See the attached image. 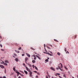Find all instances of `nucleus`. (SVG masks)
Instances as JSON below:
<instances>
[{
  "label": "nucleus",
  "instance_id": "obj_1",
  "mask_svg": "<svg viewBox=\"0 0 78 78\" xmlns=\"http://www.w3.org/2000/svg\"><path fill=\"white\" fill-rule=\"evenodd\" d=\"M16 73H17L18 75H19V74L20 75H21V76H23V75H22V74L20 73L17 71H16Z\"/></svg>",
  "mask_w": 78,
  "mask_h": 78
},
{
  "label": "nucleus",
  "instance_id": "obj_2",
  "mask_svg": "<svg viewBox=\"0 0 78 78\" xmlns=\"http://www.w3.org/2000/svg\"><path fill=\"white\" fill-rule=\"evenodd\" d=\"M46 54H47V55H50V56H53V55H51L50 54V53H48V52H46Z\"/></svg>",
  "mask_w": 78,
  "mask_h": 78
},
{
  "label": "nucleus",
  "instance_id": "obj_3",
  "mask_svg": "<svg viewBox=\"0 0 78 78\" xmlns=\"http://www.w3.org/2000/svg\"><path fill=\"white\" fill-rule=\"evenodd\" d=\"M0 67L2 69H4V66L2 65H0Z\"/></svg>",
  "mask_w": 78,
  "mask_h": 78
},
{
  "label": "nucleus",
  "instance_id": "obj_4",
  "mask_svg": "<svg viewBox=\"0 0 78 78\" xmlns=\"http://www.w3.org/2000/svg\"><path fill=\"white\" fill-rule=\"evenodd\" d=\"M36 57H37V58H38L40 59V60H41V58H40L39 57V56H38V55H36Z\"/></svg>",
  "mask_w": 78,
  "mask_h": 78
},
{
  "label": "nucleus",
  "instance_id": "obj_5",
  "mask_svg": "<svg viewBox=\"0 0 78 78\" xmlns=\"http://www.w3.org/2000/svg\"><path fill=\"white\" fill-rule=\"evenodd\" d=\"M26 55H27V56L28 57H30V55L29 54L26 53Z\"/></svg>",
  "mask_w": 78,
  "mask_h": 78
},
{
  "label": "nucleus",
  "instance_id": "obj_6",
  "mask_svg": "<svg viewBox=\"0 0 78 78\" xmlns=\"http://www.w3.org/2000/svg\"><path fill=\"white\" fill-rule=\"evenodd\" d=\"M29 74L30 76H32V73H31V72H30Z\"/></svg>",
  "mask_w": 78,
  "mask_h": 78
},
{
  "label": "nucleus",
  "instance_id": "obj_7",
  "mask_svg": "<svg viewBox=\"0 0 78 78\" xmlns=\"http://www.w3.org/2000/svg\"><path fill=\"white\" fill-rule=\"evenodd\" d=\"M15 51L16 53H20V51H19L15 50Z\"/></svg>",
  "mask_w": 78,
  "mask_h": 78
},
{
  "label": "nucleus",
  "instance_id": "obj_8",
  "mask_svg": "<svg viewBox=\"0 0 78 78\" xmlns=\"http://www.w3.org/2000/svg\"><path fill=\"white\" fill-rule=\"evenodd\" d=\"M28 60V58L27 57H26L25 58V61H27V60Z\"/></svg>",
  "mask_w": 78,
  "mask_h": 78
},
{
  "label": "nucleus",
  "instance_id": "obj_9",
  "mask_svg": "<svg viewBox=\"0 0 78 78\" xmlns=\"http://www.w3.org/2000/svg\"><path fill=\"white\" fill-rule=\"evenodd\" d=\"M30 49H31L32 50H35V49L32 47H30Z\"/></svg>",
  "mask_w": 78,
  "mask_h": 78
},
{
  "label": "nucleus",
  "instance_id": "obj_10",
  "mask_svg": "<svg viewBox=\"0 0 78 78\" xmlns=\"http://www.w3.org/2000/svg\"><path fill=\"white\" fill-rule=\"evenodd\" d=\"M24 73H26V75H27L28 74V72H27V71L24 70Z\"/></svg>",
  "mask_w": 78,
  "mask_h": 78
},
{
  "label": "nucleus",
  "instance_id": "obj_11",
  "mask_svg": "<svg viewBox=\"0 0 78 78\" xmlns=\"http://www.w3.org/2000/svg\"><path fill=\"white\" fill-rule=\"evenodd\" d=\"M26 69L27 71H30V69H29L28 67H26Z\"/></svg>",
  "mask_w": 78,
  "mask_h": 78
},
{
  "label": "nucleus",
  "instance_id": "obj_12",
  "mask_svg": "<svg viewBox=\"0 0 78 78\" xmlns=\"http://www.w3.org/2000/svg\"><path fill=\"white\" fill-rule=\"evenodd\" d=\"M51 69V70H53V71H55V69H53V68L52 67H51L50 68Z\"/></svg>",
  "mask_w": 78,
  "mask_h": 78
},
{
  "label": "nucleus",
  "instance_id": "obj_13",
  "mask_svg": "<svg viewBox=\"0 0 78 78\" xmlns=\"http://www.w3.org/2000/svg\"><path fill=\"white\" fill-rule=\"evenodd\" d=\"M32 62L33 63H35V62H36V61L35 60H33L32 61Z\"/></svg>",
  "mask_w": 78,
  "mask_h": 78
},
{
  "label": "nucleus",
  "instance_id": "obj_14",
  "mask_svg": "<svg viewBox=\"0 0 78 78\" xmlns=\"http://www.w3.org/2000/svg\"><path fill=\"white\" fill-rule=\"evenodd\" d=\"M54 41H55V42H59V41H58L57 40H56L55 39H54Z\"/></svg>",
  "mask_w": 78,
  "mask_h": 78
},
{
  "label": "nucleus",
  "instance_id": "obj_15",
  "mask_svg": "<svg viewBox=\"0 0 78 78\" xmlns=\"http://www.w3.org/2000/svg\"><path fill=\"white\" fill-rule=\"evenodd\" d=\"M5 62H6V63H9V62L8 60H5Z\"/></svg>",
  "mask_w": 78,
  "mask_h": 78
},
{
  "label": "nucleus",
  "instance_id": "obj_16",
  "mask_svg": "<svg viewBox=\"0 0 78 78\" xmlns=\"http://www.w3.org/2000/svg\"><path fill=\"white\" fill-rule=\"evenodd\" d=\"M28 65L29 66H30V67H32V66H31V64L29 63L28 64Z\"/></svg>",
  "mask_w": 78,
  "mask_h": 78
},
{
  "label": "nucleus",
  "instance_id": "obj_17",
  "mask_svg": "<svg viewBox=\"0 0 78 78\" xmlns=\"http://www.w3.org/2000/svg\"><path fill=\"white\" fill-rule=\"evenodd\" d=\"M15 60L16 62H18V59L17 58H16L15 59Z\"/></svg>",
  "mask_w": 78,
  "mask_h": 78
},
{
  "label": "nucleus",
  "instance_id": "obj_18",
  "mask_svg": "<svg viewBox=\"0 0 78 78\" xmlns=\"http://www.w3.org/2000/svg\"><path fill=\"white\" fill-rule=\"evenodd\" d=\"M60 64L61 65V68H62V67H63V66H62V64H61V63H60Z\"/></svg>",
  "mask_w": 78,
  "mask_h": 78
},
{
  "label": "nucleus",
  "instance_id": "obj_19",
  "mask_svg": "<svg viewBox=\"0 0 78 78\" xmlns=\"http://www.w3.org/2000/svg\"><path fill=\"white\" fill-rule=\"evenodd\" d=\"M57 54L58 56H60V55H61V54H60V53H59V52H58Z\"/></svg>",
  "mask_w": 78,
  "mask_h": 78
},
{
  "label": "nucleus",
  "instance_id": "obj_20",
  "mask_svg": "<svg viewBox=\"0 0 78 78\" xmlns=\"http://www.w3.org/2000/svg\"><path fill=\"white\" fill-rule=\"evenodd\" d=\"M4 65L5 66H8V64H7L6 63H4Z\"/></svg>",
  "mask_w": 78,
  "mask_h": 78
},
{
  "label": "nucleus",
  "instance_id": "obj_21",
  "mask_svg": "<svg viewBox=\"0 0 78 78\" xmlns=\"http://www.w3.org/2000/svg\"><path fill=\"white\" fill-rule=\"evenodd\" d=\"M21 49H22V48L21 47H19L18 48L19 50H21Z\"/></svg>",
  "mask_w": 78,
  "mask_h": 78
},
{
  "label": "nucleus",
  "instance_id": "obj_22",
  "mask_svg": "<svg viewBox=\"0 0 78 78\" xmlns=\"http://www.w3.org/2000/svg\"><path fill=\"white\" fill-rule=\"evenodd\" d=\"M56 76L57 75H60V74L57 73L56 75H55Z\"/></svg>",
  "mask_w": 78,
  "mask_h": 78
},
{
  "label": "nucleus",
  "instance_id": "obj_23",
  "mask_svg": "<svg viewBox=\"0 0 78 78\" xmlns=\"http://www.w3.org/2000/svg\"><path fill=\"white\" fill-rule=\"evenodd\" d=\"M35 69H36V70H38V69H37V68L36 66H35Z\"/></svg>",
  "mask_w": 78,
  "mask_h": 78
},
{
  "label": "nucleus",
  "instance_id": "obj_24",
  "mask_svg": "<svg viewBox=\"0 0 78 78\" xmlns=\"http://www.w3.org/2000/svg\"><path fill=\"white\" fill-rule=\"evenodd\" d=\"M45 61H46V62H48V60L47 59L45 60Z\"/></svg>",
  "mask_w": 78,
  "mask_h": 78
},
{
  "label": "nucleus",
  "instance_id": "obj_25",
  "mask_svg": "<svg viewBox=\"0 0 78 78\" xmlns=\"http://www.w3.org/2000/svg\"><path fill=\"white\" fill-rule=\"evenodd\" d=\"M5 73H6V69H5Z\"/></svg>",
  "mask_w": 78,
  "mask_h": 78
},
{
  "label": "nucleus",
  "instance_id": "obj_26",
  "mask_svg": "<svg viewBox=\"0 0 78 78\" xmlns=\"http://www.w3.org/2000/svg\"><path fill=\"white\" fill-rule=\"evenodd\" d=\"M34 72L35 73H37V72L36 71H34Z\"/></svg>",
  "mask_w": 78,
  "mask_h": 78
},
{
  "label": "nucleus",
  "instance_id": "obj_27",
  "mask_svg": "<svg viewBox=\"0 0 78 78\" xmlns=\"http://www.w3.org/2000/svg\"><path fill=\"white\" fill-rule=\"evenodd\" d=\"M4 63V61H2V62H1V64H3Z\"/></svg>",
  "mask_w": 78,
  "mask_h": 78
},
{
  "label": "nucleus",
  "instance_id": "obj_28",
  "mask_svg": "<svg viewBox=\"0 0 78 78\" xmlns=\"http://www.w3.org/2000/svg\"><path fill=\"white\" fill-rule=\"evenodd\" d=\"M13 70H14V71L15 72V70H16V68H13Z\"/></svg>",
  "mask_w": 78,
  "mask_h": 78
},
{
  "label": "nucleus",
  "instance_id": "obj_29",
  "mask_svg": "<svg viewBox=\"0 0 78 78\" xmlns=\"http://www.w3.org/2000/svg\"><path fill=\"white\" fill-rule=\"evenodd\" d=\"M65 68L66 70H68V69H67V67H66V66L65 67Z\"/></svg>",
  "mask_w": 78,
  "mask_h": 78
},
{
  "label": "nucleus",
  "instance_id": "obj_30",
  "mask_svg": "<svg viewBox=\"0 0 78 78\" xmlns=\"http://www.w3.org/2000/svg\"><path fill=\"white\" fill-rule=\"evenodd\" d=\"M36 56H35V57H34V60H36Z\"/></svg>",
  "mask_w": 78,
  "mask_h": 78
},
{
  "label": "nucleus",
  "instance_id": "obj_31",
  "mask_svg": "<svg viewBox=\"0 0 78 78\" xmlns=\"http://www.w3.org/2000/svg\"><path fill=\"white\" fill-rule=\"evenodd\" d=\"M49 53H51V54H53V52H52L51 51H49Z\"/></svg>",
  "mask_w": 78,
  "mask_h": 78
},
{
  "label": "nucleus",
  "instance_id": "obj_32",
  "mask_svg": "<svg viewBox=\"0 0 78 78\" xmlns=\"http://www.w3.org/2000/svg\"><path fill=\"white\" fill-rule=\"evenodd\" d=\"M23 66H25V67L26 66V65H25V63H23Z\"/></svg>",
  "mask_w": 78,
  "mask_h": 78
},
{
  "label": "nucleus",
  "instance_id": "obj_33",
  "mask_svg": "<svg viewBox=\"0 0 78 78\" xmlns=\"http://www.w3.org/2000/svg\"><path fill=\"white\" fill-rule=\"evenodd\" d=\"M60 69V70L61 71H62L63 70L62 69H61V68H60V69Z\"/></svg>",
  "mask_w": 78,
  "mask_h": 78
},
{
  "label": "nucleus",
  "instance_id": "obj_34",
  "mask_svg": "<svg viewBox=\"0 0 78 78\" xmlns=\"http://www.w3.org/2000/svg\"><path fill=\"white\" fill-rule=\"evenodd\" d=\"M1 50L2 51H5V50H4V49H1Z\"/></svg>",
  "mask_w": 78,
  "mask_h": 78
},
{
  "label": "nucleus",
  "instance_id": "obj_35",
  "mask_svg": "<svg viewBox=\"0 0 78 78\" xmlns=\"http://www.w3.org/2000/svg\"><path fill=\"white\" fill-rule=\"evenodd\" d=\"M63 76L65 77V78H66V75H64Z\"/></svg>",
  "mask_w": 78,
  "mask_h": 78
},
{
  "label": "nucleus",
  "instance_id": "obj_36",
  "mask_svg": "<svg viewBox=\"0 0 78 78\" xmlns=\"http://www.w3.org/2000/svg\"><path fill=\"white\" fill-rule=\"evenodd\" d=\"M22 56H25V54H22Z\"/></svg>",
  "mask_w": 78,
  "mask_h": 78
},
{
  "label": "nucleus",
  "instance_id": "obj_37",
  "mask_svg": "<svg viewBox=\"0 0 78 78\" xmlns=\"http://www.w3.org/2000/svg\"><path fill=\"white\" fill-rule=\"evenodd\" d=\"M0 46L1 47V48H2V45L1 44H0Z\"/></svg>",
  "mask_w": 78,
  "mask_h": 78
},
{
  "label": "nucleus",
  "instance_id": "obj_38",
  "mask_svg": "<svg viewBox=\"0 0 78 78\" xmlns=\"http://www.w3.org/2000/svg\"><path fill=\"white\" fill-rule=\"evenodd\" d=\"M0 39H2V36H0Z\"/></svg>",
  "mask_w": 78,
  "mask_h": 78
},
{
  "label": "nucleus",
  "instance_id": "obj_39",
  "mask_svg": "<svg viewBox=\"0 0 78 78\" xmlns=\"http://www.w3.org/2000/svg\"><path fill=\"white\" fill-rule=\"evenodd\" d=\"M56 69H57V70H59V68L57 67L56 68Z\"/></svg>",
  "mask_w": 78,
  "mask_h": 78
},
{
  "label": "nucleus",
  "instance_id": "obj_40",
  "mask_svg": "<svg viewBox=\"0 0 78 78\" xmlns=\"http://www.w3.org/2000/svg\"><path fill=\"white\" fill-rule=\"evenodd\" d=\"M65 51H66L67 50H66V48H65Z\"/></svg>",
  "mask_w": 78,
  "mask_h": 78
},
{
  "label": "nucleus",
  "instance_id": "obj_41",
  "mask_svg": "<svg viewBox=\"0 0 78 78\" xmlns=\"http://www.w3.org/2000/svg\"><path fill=\"white\" fill-rule=\"evenodd\" d=\"M32 56H33V57H34V58L35 57V55H33Z\"/></svg>",
  "mask_w": 78,
  "mask_h": 78
},
{
  "label": "nucleus",
  "instance_id": "obj_42",
  "mask_svg": "<svg viewBox=\"0 0 78 78\" xmlns=\"http://www.w3.org/2000/svg\"><path fill=\"white\" fill-rule=\"evenodd\" d=\"M37 74L38 75H40V73H37Z\"/></svg>",
  "mask_w": 78,
  "mask_h": 78
},
{
  "label": "nucleus",
  "instance_id": "obj_43",
  "mask_svg": "<svg viewBox=\"0 0 78 78\" xmlns=\"http://www.w3.org/2000/svg\"><path fill=\"white\" fill-rule=\"evenodd\" d=\"M32 67L33 68H34V65H32Z\"/></svg>",
  "mask_w": 78,
  "mask_h": 78
},
{
  "label": "nucleus",
  "instance_id": "obj_44",
  "mask_svg": "<svg viewBox=\"0 0 78 78\" xmlns=\"http://www.w3.org/2000/svg\"><path fill=\"white\" fill-rule=\"evenodd\" d=\"M47 48H48V49H50V47H48Z\"/></svg>",
  "mask_w": 78,
  "mask_h": 78
},
{
  "label": "nucleus",
  "instance_id": "obj_45",
  "mask_svg": "<svg viewBox=\"0 0 78 78\" xmlns=\"http://www.w3.org/2000/svg\"><path fill=\"white\" fill-rule=\"evenodd\" d=\"M6 76H4L3 77V78H6Z\"/></svg>",
  "mask_w": 78,
  "mask_h": 78
},
{
  "label": "nucleus",
  "instance_id": "obj_46",
  "mask_svg": "<svg viewBox=\"0 0 78 78\" xmlns=\"http://www.w3.org/2000/svg\"><path fill=\"white\" fill-rule=\"evenodd\" d=\"M44 47H46L45 44H44Z\"/></svg>",
  "mask_w": 78,
  "mask_h": 78
},
{
  "label": "nucleus",
  "instance_id": "obj_47",
  "mask_svg": "<svg viewBox=\"0 0 78 78\" xmlns=\"http://www.w3.org/2000/svg\"><path fill=\"white\" fill-rule=\"evenodd\" d=\"M58 69H60V68H61V67H60V66H58Z\"/></svg>",
  "mask_w": 78,
  "mask_h": 78
},
{
  "label": "nucleus",
  "instance_id": "obj_48",
  "mask_svg": "<svg viewBox=\"0 0 78 78\" xmlns=\"http://www.w3.org/2000/svg\"><path fill=\"white\" fill-rule=\"evenodd\" d=\"M76 36H77L76 35H75V38H76Z\"/></svg>",
  "mask_w": 78,
  "mask_h": 78
},
{
  "label": "nucleus",
  "instance_id": "obj_49",
  "mask_svg": "<svg viewBox=\"0 0 78 78\" xmlns=\"http://www.w3.org/2000/svg\"><path fill=\"white\" fill-rule=\"evenodd\" d=\"M27 61H25V63H26V64H28L27 63Z\"/></svg>",
  "mask_w": 78,
  "mask_h": 78
},
{
  "label": "nucleus",
  "instance_id": "obj_50",
  "mask_svg": "<svg viewBox=\"0 0 78 78\" xmlns=\"http://www.w3.org/2000/svg\"><path fill=\"white\" fill-rule=\"evenodd\" d=\"M36 78H38V76H36Z\"/></svg>",
  "mask_w": 78,
  "mask_h": 78
},
{
  "label": "nucleus",
  "instance_id": "obj_51",
  "mask_svg": "<svg viewBox=\"0 0 78 78\" xmlns=\"http://www.w3.org/2000/svg\"><path fill=\"white\" fill-rule=\"evenodd\" d=\"M46 52H44V53H45V54H46Z\"/></svg>",
  "mask_w": 78,
  "mask_h": 78
},
{
  "label": "nucleus",
  "instance_id": "obj_52",
  "mask_svg": "<svg viewBox=\"0 0 78 78\" xmlns=\"http://www.w3.org/2000/svg\"><path fill=\"white\" fill-rule=\"evenodd\" d=\"M21 77H20V76H19L18 78H21Z\"/></svg>",
  "mask_w": 78,
  "mask_h": 78
},
{
  "label": "nucleus",
  "instance_id": "obj_53",
  "mask_svg": "<svg viewBox=\"0 0 78 78\" xmlns=\"http://www.w3.org/2000/svg\"><path fill=\"white\" fill-rule=\"evenodd\" d=\"M46 78H48V76H46Z\"/></svg>",
  "mask_w": 78,
  "mask_h": 78
},
{
  "label": "nucleus",
  "instance_id": "obj_54",
  "mask_svg": "<svg viewBox=\"0 0 78 78\" xmlns=\"http://www.w3.org/2000/svg\"><path fill=\"white\" fill-rule=\"evenodd\" d=\"M77 78H78V75L77 76Z\"/></svg>",
  "mask_w": 78,
  "mask_h": 78
},
{
  "label": "nucleus",
  "instance_id": "obj_55",
  "mask_svg": "<svg viewBox=\"0 0 78 78\" xmlns=\"http://www.w3.org/2000/svg\"><path fill=\"white\" fill-rule=\"evenodd\" d=\"M20 72H22V71H20Z\"/></svg>",
  "mask_w": 78,
  "mask_h": 78
},
{
  "label": "nucleus",
  "instance_id": "obj_56",
  "mask_svg": "<svg viewBox=\"0 0 78 78\" xmlns=\"http://www.w3.org/2000/svg\"><path fill=\"white\" fill-rule=\"evenodd\" d=\"M67 52L68 53H69V52H68V51H67Z\"/></svg>",
  "mask_w": 78,
  "mask_h": 78
},
{
  "label": "nucleus",
  "instance_id": "obj_57",
  "mask_svg": "<svg viewBox=\"0 0 78 78\" xmlns=\"http://www.w3.org/2000/svg\"><path fill=\"white\" fill-rule=\"evenodd\" d=\"M45 51H47V50H46V49H45Z\"/></svg>",
  "mask_w": 78,
  "mask_h": 78
},
{
  "label": "nucleus",
  "instance_id": "obj_58",
  "mask_svg": "<svg viewBox=\"0 0 78 78\" xmlns=\"http://www.w3.org/2000/svg\"><path fill=\"white\" fill-rule=\"evenodd\" d=\"M44 49L45 50H46V49H45V47H44Z\"/></svg>",
  "mask_w": 78,
  "mask_h": 78
},
{
  "label": "nucleus",
  "instance_id": "obj_59",
  "mask_svg": "<svg viewBox=\"0 0 78 78\" xmlns=\"http://www.w3.org/2000/svg\"><path fill=\"white\" fill-rule=\"evenodd\" d=\"M50 46H51V47H52V45H50Z\"/></svg>",
  "mask_w": 78,
  "mask_h": 78
},
{
  "label": "nucleus",
  "instance_id": "obj_60",
  "mask_svg": "<svg viewBox=\"0 0 78 78\" xmlns=\"http://www.w3.org/2000/svg\"><path fill=\"white\" fill-rule=\"evenodd\" d=\"M49 59V58H48V59Z\"/></svg>",
  "mask_w": 78,
  "mask_h": 78
},
{
  "label": "nucleus",
  "instance_id": "obj_61",
  "mask_svg": "<svg viewBox=\"0 0 78 78\" xmlns=\"http://www.w3.org/2000/svg\"><path fill=\"white\" fill-rule=\"evenodd\" d=\"M0 78H2V77H0Z\"/></svg>",
  "mask_w": 78,
  "mask_h": 78
},
{
  "label": "nucleus",
  "instance_id": "obj_62",
  "mask_svg": "<svg viewBox=\"0 0 78 78\" xmlns=\"http://www.w3.org/2000/svg\"><path fill=\"white\" fill-rule=\"evenodd\" d=\"M22 46H23V44L22 45Z\"/></svg>",
  "mask_w": 78,
  "mask_h": 78
},
{
  "label": "nucleus",
  "instance_id": "obj_63",
  "mask_svg": "<svg viewBox=\"0 0 78 78\" xmlns=\"http://www.w3.org/2000/svg\"><path fill=\"white\" fill-rule=\"evenodd\" d=\"M16 54H15V56H16Z\"/></svg>",
  "mask_w": 78,
  "mask_h": 78
},
{
  "label": "nucleus",
  "instance_id": "obj_64",
  "mask_svg": "<svg viewBox=\"0 0 78 78\" xmlns=\"http://www.w3.org/2000/svg\"><path fill=\"white\" fill-rule=\"evenodd\" d=\"M60 65V64H59V65Z\"/></svg>",
  "mask_w": 78,
  "mask_h": 78
}]
</instances>
